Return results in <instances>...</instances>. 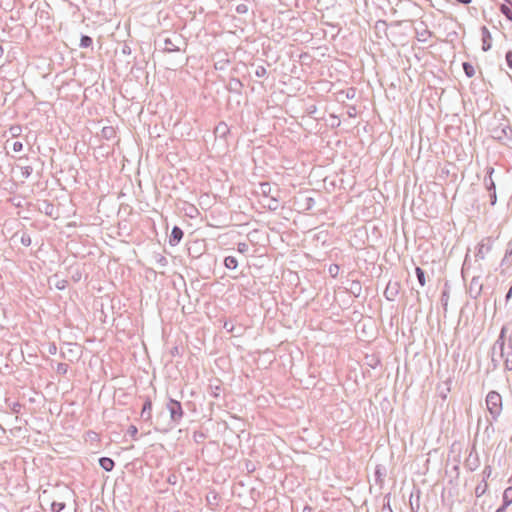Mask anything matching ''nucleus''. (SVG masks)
Segmentation results:
<instances>
[{
	"label": "nucleus",
	"instance_id": "f257e3e1",
	"mask_svg": "<svg viewBox=\"0 0 512 512\" xmlns=\"http://www.w3.org/2000/svg\"><path fill=\"white\" fill-rule=\"evenodd\" d=\"M486 405L490 414L498 417L502 412V397L496 391H490L486 396Z\"/></svg>",
	"mask_w": 512,
	"mask_h": 512
},
{
	"label": "nucleus",
	"instance_id": "f03ea898",
	"mask_svg": "<svg viewBox=\"0 0 512 512\" xmlns=\"http://www.w3.org/2000/svg\"><path fill=\"white\" fill-rule=\"evenodd\" d=\"M260 189L261 195L269 198V202L266 207L271 211L277 210L279 207V196L278 194L274 195L272 193L271 185L268 182H263L260 184Z\"/></svg>",
	"mask_w": 512,
	"mask_h": 512
},
{
	"label": "nucleus",
	"instance_id": "7ed1b4c3",
	"mask_svg": "<svg viewBox=\"0 0 512 512\" xmlns=\"http://www.w3.org/2000/svg\"><path fill=\"white\" fill-rule=\"evenodd\" d=\"M168 410L173 420H179L183 415L181 404L176 400H170L168 404Z\"/></svg>",
	"mask_w": 512,
	"mask_h": 512
},
{
	"label": "nucleus",
	"instance_id": "20e7f679",
	"mask_svg": "<svg viewBox=\"0 0 512 512\" xmlns=\"http://www.w3.org/2000/svg\"><path fill=\"white\" fill-rule=\"evenodd\" d=\"M481 35H482V50L488 51L492 47V36L490 31L487 27H482L481 29Z\"/></svg>",
	"mask_w": 512,
	"mask_h": 512
},
{
	"label": "nucleus",
	"instance_id": "39448f33",
	"mask_svg": "<svg viewBox=\"0 0 512 512\" xmlns=\"http://www.w3.org/2000/svg\"><path fill=\"white\" fill-rule=\"evenodd\" d=\"M182 237H183V231L179 227L175 226L172 229L169 242L172 246H175L181 241Z\"/></svg>",
	"mask_w": 512,
	"mask_h": 512
},
{
	"label": "nucleus",
	"instance_id": "423d86ee",
	"mask_svg": "<svg viewBox=\"0 0 512 512\" xmlns=\"http://www.w3.org/2000/svg\"><path fill=\"white\" fill-rule=\"evenodd\" d=\"M99 464L100 466L105 470V471H112L113 468H114V461L110 458H107V457H103L99 460Z\"/></svg>",
	"mask_w": 512,
	"mask_h": 512
},
{
	"label": "nucleus",
	"instance_id": "0eeeda50",
	"mask_svg": "<svg viewBox=\"0 0 512 512\" xmlns=\"http://www.w3.org/2000/svg\"><path fill=\"white\" fill-rule=\"evenodd\" d=\"M501 12L512 21V3H504L501 5Z\"/></svg>",
	"mask_w": 512,
	"mask_h": 512
},
{
	"label": "nucleus",
	"instance_id": "6e6552de",
	"mask_svg": "<svg viewBox=\"0 0 512 512\" xmlns=\"http://www.w3.org/2000/svg\"><path fill=\"white\" fill-rule=\"evenodd\" d=\"M224 264L228 269H236L238 266L237 259L233 256H228L224 260Z\"/></svg>",
	"mask_w": 512,
	"mask_h": 512
},
{
	"label": "nucleus",
	"instance_id": "1a4fd4ad",
	"mask_svg": "<svg viewBox=\"0 0 512 512\" xmlns=\"http://www.w3.org/2000/svg\"><path fill=\"white\" fill-rule=\"evenodd\" d=\"M463 69H464L465 74L469 78L473 77L476 73L474 66L467 62L463 63Z\"/></svg>",
	"mask_w": 512,
	"mask_h": 512
},
{
	"label": "nucleus",
	"instance_id": "9d476101",
	"mask_svg": "<svg viewBox=\"0 0 512 512\" xmlns=\"http://www.w3.org/2000/svg\"><path fill=\"white\" fill-rule=\"evenodd\" d=\"M416 271V274H417V278H418V281H419V284L421 286H425L426 284V279H425V274H424V271L420 268V267H417L415 269Z\"/></svg>",
	"mask_w": 512,
	"mask_h": 512
},
{
	"label": "nucleus",
	"instance_id": "9b49d317",
	"mask_svg": "<svg viewBox=\"0 0 512 512\" xmlns=\"http://www.w3.org/2000/svg\"><path fill=\"white\" fill-rule=\"evenodd\" d=\"M92 45V39L89 36H82L80 40V46L82 48H88Z\"/></svg>",
	"mask_w": 512,
	"mask_h": 512
},
{
	"label": "nucleus",
	"instance_id": "f8f14e48",
	"mask_svg": "<svg viewBox=\"0 0 512 512\" xmlns=\"http://www.w3.org/2000/svg\"><path fill=\"white\" fill-rule=\"evenodd\" d=\"M23 149V144L20 141H15L12 144V150L14 152H20Z\"/></svg>",
	"mask_w": 512,
	"mask_h": 512
},
{
	"label": "nucleus",
	"instance_id": "ddd939ff",
	"mask_svg": "<svg viewBox=\"0 0 512 512\" xmlns=\"http://www.w3.org/2000/svg\"><path fill=\"white\" fill-rule=\"evenodd\" d=\"M10 131L13 136H19L21 133V127L20 126H13L10 128Z\"/></svg>",
	"mask_w": 512,
	"mask_h": 512
},
{
	"label": "nucleus",
	"instance_id": "4468645a",
	"mask_svg": "<svg viewBox=\"0 0 512 512\" xmlns=\"http://www.w3.org/2000/svg\"><path fill=\"white\" fill-rule=\"evenodd\" d=\"M152 409V403L150 400H147L145 403H144V406H143V409H142V414H144L146 411H150Z\"/></svg>",
	"mask_w": 512,
	"mask_h": 512
},
{
	"label": "nucleus",
	"instance_id": "2eb2a0df",
	"mask_svg": "<svg viewBox=\"0 0 512 512\" xmlns=\"http://www.w3.org/2000/svg\"><path fill=\"white\" fill-rule=\"evenodd\" d=\"M506 62L509 68L512 69V51H508L506 54Z\"/></svg>",
	"mask_w": 512,
	"mask_h": 512
},
{
	"label": "nucleus",
	"instance_id": "dca6fc26",
	"mask_svg": "<svg viewBox=\"0 0 512 512\" xmlns=\"http://www.w3.org/2000/svg\"><path fill=\"white\" fill-rule=\"evenodd\" d=\"M102 132H103L105 135L109 134V132H110V133H113V128H111V127H105V128H103Z\"/></svg>",
	"mask_w": 512,
	"mask_h": 512
},
{
	"label": "nucleus",
	"instance_id": "f3484780",
	"mask_svg": "<svg viewBox=\"0 0 512 512\" xmlns=\"http://www.w3.org/2000/svg\"><path fill=\"white\" fill-rule=\"evenodd\" d=\"M102 132H103L105 135L109 134V132H110V133H113V128H111V127H105V128H103Z\"/></svg>",
	"mask_w": 512,
	"mask_h": 512
},
{
	"label": "nucleus",
	"instance_id": "a211bd4d",
	"mask_svg": "<svg viewBox=\"0 0 512 512\" xmlns=\"http://www.w3.org/2000/svg\"><path fill=\"white\" fill-rule=\"evenodd\" d=\"M510 493H512V488L506 489L505 493H504L505 498H507V495L510 494Z\"/></svg>",
	"mask_w": 512,
	"mask_h": 512
},
{
	"label": "nucleus",
	"instance_id": "6ab92c4d",
	"mask_svg": "<svg viewBox=\"0 0 512 512\" xmlns=\"http://www.w3.org/2000/svg\"><path fill=\"white\" fill-rule=\"evenodd\" d=\"M511 296H512V287L509 289V291H508V293H507L506 298H507V299H510V298H511Z\"/></svg>",
	"mask_w": 512,
	"mask_h": 512
},
{
	"label": "nucleus",
	"instance_id": "aec40b11",
	"mask_svg": "<svg viewBox=\"0 0 512 512\" xmlns=\"http://www.w3.org/2000/svg\"><path fill=\"white\" fill-rule=\"evenodd\" d=\"M389 290H390V285H388L385 290V295L387 296V298H389V296H388Z\"/></svg>",
	"mask_w": 512,
	"mask_h": 512
},
{
	"label": "nucleus",
	"instance_id": "412c9836",
	"mask_svg": "<svg viewBox=\"0 0 512 512\" xmlns=\"http://www.w3.org/2000/svg\"><path fill=\"white\" fill-rule=\"evenodd\" d=\"M496 512H505V507L499 508Z\"/></svg>",
	"mask_w": 512,
	"mask_h": 512
},
{
	"label": "nucleus",
	"instance_id": "4be33fe9",
	"mask_svg": "<svg viewBox=\"0 0 512 512\" xmlns=\"http://www.w3.org/2000/svg\"><path fill=\"white\" fill-rule=\"evenodd\" d=\"M132 429H133V430H132V433H136V432H137L136 427H132Z\"/></svg>",
	"mask_w": 512,
	"mask_h": 512
}]
</instances>
